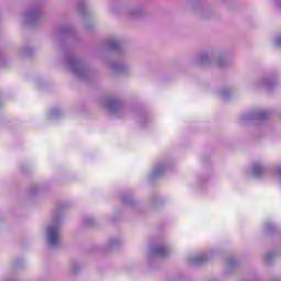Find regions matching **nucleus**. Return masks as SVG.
I'll return each mask as SVG.
<instances>
[{
	"mask_svg": "<svg viewBox=\"0 0 281 281\" xmlns=\"http://www.w3.org/2000/svg\"><path fill=\"white\" fill-rule=\"evenodd\" d=\"M109 106H110V109H113V106H115V103L114 102L109 103Z\"/></svg>",
	"mask_w": 281,
	"mask_h": 281,
	"instance_id": "5",
	"label": "nucleus"
},
{
	"mask_svg": "<svg viewBox=\"0 0 281 281\" xmlns=\"http://www.w3.org/2000/svg\"><path fill=\"white\" fill-rule=\"evenodd\" d=\"M262 172H265V169L262 168V166L256 164L252 167V173L255 175V177H261Z\"/></svg>",
	"mask_w": 281,
	"mask_h": 281,
	"instance_id": "2",
	"label": "nucleus"
},
{
	"mask_svg": "<svg viewBox=\"0 0 281 281\" xmlns=\"http://www.w3.org/2000/svg\"><path fill=\"white\" fill-rule=\"evenodd\" d=\"M48 240L50 245H58V228L56 227H50L48 229Z\"/></svg>",
	"mask_w": 281,
	"mask_h": 281,
	"instance_id": "1",
	"label": "nucleus"
},
{
	"mask_svg": "<svg viewBox=\"0 0 281 281\" xmlns=\"http://www.w3.org/2000/svg\"><path fill=\"white\" fill-rule=\"evenodd\" d=\"M259 116L265 117V116H267V113H261V114H259Z\"/></svg>",
	"mask_w": 281,
	"mask_h": 281,
	"instance_id": "6",
	"label": "nucleus"
},
{
	"mask_svg": "<svg viewBox=\"0 0 281 281\" xmlns=\"http://www.w3.org/2000/svg\"><path fill=\"white\" fill-rule=\"evenodd\" d=\"M156 256H166L168 254V249L166 247H159L154 250Z\"/></svg>",
	"mask_w": 281,
	"mask_h": 281,
	"instance_id": "3",
	"label": "nucleus"
},
{
	"mask_svg": "<svg viewBox=\"0 0 281 281\" xmlns=\"http://www.w3.org/2000/svg\"><path fill=\"white\" fill-rule=\"evenodd\" d=\"M110 46L112 47V49H115V47H117V42H112Z\"/></svg>",
	"mask_w": 281,
	"mask_h": 281,
	"instance_id": "4",
	"label": "nucleus"
},
{
	"mask_svg": "<svg viewBox=\"0 0 281 281\" xmlns=\"http://www.w3.org/2000/svg\"><path fill=\"white\" fill-rule=\"evenodd\" d=\"M279 172H280V175H281V170H280Z\"/></svg>",
	"mask_w": 281,
	"mask_h": 281,
	"instance_id": "8",
	"label": "nucleus"
},
{
	"mask_svg": "<svg viewBox=\"0 0 281 281\" xmlns=\"http://www.w3.org/2000/svg\"><path fill=\"white\" fill-rule=\"evenodd\" d=\"M200 262H203L205 259H198Z\"/></svg>",
	"mask_w": 281,
	"mask_h": 281,
	"instance_id": "7",
	"label": "nucleus"
}]
</instances>
